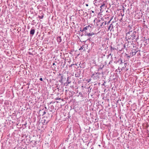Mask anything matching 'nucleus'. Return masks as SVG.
<instances>
[{"label":"nucleus","instance_id":"f257e3e1","mask_svg":"<svg viewBox=\"0 0 149 149\" xmlns=\"http://www.w3.org/2000/svg\"><path fill=\"white\" fill-rule=\"evenodd\" d=\"M102 70V68H99L98 70L94 72L93 74V78L95 79H98L101 76H102L103 72Z\"/></svg>","mask_w":149,"mask_h":149},{"label":"nucleus","instance_id":"f03ea898","mask_svg":"<svg viewBox=\"0 0 149 149\" xmlns=\"http://www.w3.org/2000/svg\"><path fill=\"white\" fill-rule=\"evenodd\" d=\"M125 61H123L122 60V59L120 58L119 59H118V61H116V63H119L121 65L123 64L124 65L123 66L121 67V70L123 69L125 67H126V64H127L126 63H125Z\"/></svg>","mask_w":149,"mask_h":149},{"label":"nucleus","instance_id":"7ed1b4c3","mask_svg":"<svg viewBox=\"0 0 149 149\" xmlns=\"http://www.w3.org/2000/svg\"><path fill=\"white\" fill-rule=\"evenodd\" d=\"M81 71L79 70V72H76L75 74V76L76 77H79L80 76Z\"/></svg>","mask_w":149,"mask_h":149},{"label":"nucleus","instance_id":"20e7f679","mask_svg":"<svg viewBox=\"0 0 149 149\" xmlns=\"http://www.w3.org/2000/svg\"><path fill=\"white\" fill-rule=\"evenodd\" d=\"M45 56H41L39 58V60L41 62H45V59H44L45 58Z\"/></svg>","mask_w":149,"mask_h":149},{"label":"nucleus","instance_id":"39448f33","mask_svg":"<svg viewBox=\"0 0 149 149\" xmlns=\"http://www.w3.org/2000/svg\"><path fill=\"white\" fill-rule=\"evenodd\" d=\"M89 27H90V28L91 27L90 26H87L85 27L84 28L83 30L84 31H85L86 30L88 29Z\"/></svg>","mask_w":149,"mask_h":149},{"label":"nucleus","instance_id":"423d86ee","mask_svg":"<svg viewBox=\"0 0 149 149\" xmlns=\"http://www.w3.org/2000/svg\"><path fill=\"white\" fill-rule=\"evenodd\" d=\"M35 33V30L33 29H31L30 31V34L33 35Z\"/></svg>","mask_w":149,"mask_h":149},{"label":"nucleus","instance_id":"0eeeda50","mask_svg":"<svg viewBox=\"0 0 149 149\" xmlns=\"http://www.w3.org/2000/svg\"><path fill=\"white\" fill-rule=\"evenodd\" d=\"M94 34H95V33H94L93 32V33H88L87 34V35L89 36H91L93 35H94Z\"/></svg>","mask_w":149,"mask_h":149},{"label":"nucleus","instance_id":"6e6552de","mask_svg":"<svg viewBox=\"0 0 149 149\" xmlns=\"http://www.w3.org/2000/svg\"><path fill=\"white\" fill-rule=\"evenodd\" d=\"M69 77H68L67 78V81L66 83L68 84H69L71 83V81L70 80H69Z\"/></svg>","mask_w":149,"mask_h":149},{"label":"nucleus","instance_id":"1a4fd4ad","mask_svg":"<svg viewBox=\"0 0 149 149\" xmlns=\"http://www.w3.org/2000/svg\"><path fill=\"white\" fill-rule=\"evenodd\" d=\"M43 123H45V125L47 124L48 122V121H46L45 119L43 120Z\"/></svg>","mask_w":149,"mask_h":149},{"label":"nucleus","instance_id":"9d476101","mask_svg":"<svg viewBox=\"0 0 149 149\" xmlns=\"http://www.w3.org/2000/svg\"><path fill=\"white\" fill-rule=\"evenodd\" d=\"M104 4H103V5H102L100 7V8L102 9L103 7H104Z\"/></svg>","mask_w":149,"mask_h":149},{"label":"nucleus","instance_id":"9b49d317","mask_svg":"<svg viewBox=\"0 0 149 149\" xmlns=\"http://www.w3.org/2000/svg\"><path fill=\"white\" fill-rule=\"evenodd\" d=\"M46 113V111H44L43 113V115L45 114Z\"/></svg>","mask_w":149,"mask_h":149},{"label":"nucleus","instance_id":"f8f14e48","mask_svg":"<svg viewBox=\"0 0 149 149\" xmlns=\"http://www.w3.org/2000/svg\"><path fill=\"white\" fill-rule=\"evenodd\" d=\"M40 80V81H43V79H42V78H40V79H39Z\"/></svg>","mask_w":149,"mask_h":149},{"label":"nucleus","instance_id":"ddd939ff","mask_svg":"<svg viewBox=\"0 0 149 149\" xmlns=\"http://www.w3.org/2000/svg\"><path fill=\"white\" fill-rule=\"evenodd\" d=\"M74 64H71V67H72V66H74Z\"/></svg>","mask_w":149,"mask_h":149},{"label":"nucleus","instance_id":"4468645a","mask_svg":"<svg viewBox=\"0 0 149 149\" xmlns=\"http://www.w3.org/2000/svg\"><path fill=\"white\" fill-rule=\"evenodd\" d=\"M119 68H120V67H119L118 68V69H119ZM118 70H119V72H121V71L120 70V69H118Z\"/></svg>","mask_w":149,"mask_h":149},{"label":"nucleus","instance_id":"2eb2a0df","mask_svg":"<svg viewBox=\"0 0 149 149\" xmlns=\"http://www.w3.org/2000/svg\"><path fill=\"white\" fill-rule=\"evenodd\" d=\"M55 63H53V64H52V65H55Z\"/></svg>","mask_w":149,"mask_h":149},{"label":"nucleus","instance_id":"dca6fc26","mask_svg":"<svg viewBox=\"0 0 149 149\" xmlns=\"http://www.w3.org/2000/svg\"><path fill=\"white\" fill-rule=\"evenodd\" d=\"M61 99L60 98H59V99H58V98H57L56 99V100H60Z\"/></svg>","mask_w":149,"mask_h":149},{"label":"nucleus","instance_id":"f3484780","mask_svg":"<svg viewBox=\"0 0 149 149\" xmlns=\"http://www.w3.org/2000/svg\"><path fill=\"white\" fill-rule=\"evenodd\" d=\"M86 6H88V4H86Z\"/></svg>","mask_w":149,"mask_h":149},{"label":"nucleus","instance_id":"a211bd4d","mask_svg":"<svg viewBox=\"0 0 149 149\" xmlns=\"http://www.w3.org/2000/svg\"><path fill=\"white\" fill-rule=\"evenodd\" d=\"M45 108L46 109H47V107H45Z\"/></svg>","mask_w":149,"mask_h":149},{"label":"nucleus","instance_id":"6ab92c4d","mask_svg":"<svg viewBox=\"0 0 149 149\" xmlns=\"http://www.w3.org/2000/svg\"><path fill=\"white\" fill-rule=\"evenodd\" d=\"M128 57H129V58H130V56H128Z\"/></svg>","mask_w":149,"mask_h":149},{"label":"nucleus","instance_id":"aec40b11","mask_svg":"<svg viewBox=\"0 0 149 149\" xmlns=\"http://www.w3.org/2000/svg\"><path fill=\"white\" fill-rule=\"evenodd\" d=\"M118 70H116L117 71V72H118Z\"/></svg>","mask_w":149,"mask_h":149},{"label":"nucleus","instance_id":"412c9836","mask_svg":"<svg viewBox=\"0 0 149 149\" xmlns=\"http://www.w3.org/2000/svg\"><path fill=\"white\" fill-rule=\"evenodd\" d=\"M51 102L49 104H51Z\"/></svg>","mask_w":149,"mask_h":149},{"label":"nucleus","instance_id":"4be33fe9","mask_svg":"<svg viewBox=\"0 0 149 149\" xmlns=\"http://www.w3.org/2000/svg\"><path fill=\"white\" fill-rule=\"evenodd\" d=\"M54 58H55V56H54Z\"/></svg>","mask_w":149,"mask_h":149},{"label":"nucleus","instance_id":"5701e85b","mask_svg":"<svg viewBox=\"0 0 149 149\" xmlns=\"http://www.w3.org/2000/svg\"><path fill=\"white\" fill-rule=\"evenodd\" d=\"M36 143V141H35V143Z\"/></svg>","mask_w":149,"mask_h":149},{"label":"nucleus","instance_id":"b1692460","mask_svg":"<svg viewBox=\"0 0 149 149\" xmlns=\"http://www.w3.org/2000/svg\"><path fill=\"white\" fill-rule=\"evenodd\" d=\"M23 149H25V148H23Z\"/></svg>","mask_w":149,"mask_h":149}]
</instances>
